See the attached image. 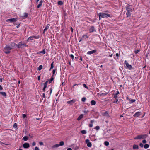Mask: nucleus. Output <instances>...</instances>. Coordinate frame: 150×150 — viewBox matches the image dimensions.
Masks as SVG:
<instances>
[{"label": "nucleus", "instance_id": "nucleus-37", "mask_svg": "<svg viewBox=\"0 0 150 150\" xmlns=\"http://www.w3.org/2000/svg\"><path fill=\"white\" fill-rule=\"evenodd\" d=\"M86 100V98L85 97H83L81 99V101L83 102H84Z\"/></svg>", "mask_w": 150, "mask_h": 150}, {"label": "nucleus", "instance_id": "nucleus-54", "mask_svg": "<svg viewBox=\"0 0 150 150\" xmlns=\"http://www.w3.org/2000/svg\"><path fill=\"white\" fill-rule=\"evenodd\" d=\"M32 145L33 146H35L36 145V143L35 142H33L32 144Z\"/></svg>", "mask_w": 150, "mask_h": 150}, {"label": "nucleus", "instance_id": "nucleus-24", "mask_svg": "<svg viewBox=\"0 0 150 150\" xmlns=\"http://www.w3.org/2000/svg\"><path fill=\"white\" fill-rule=\"evenodd\" d=\"M91 104L92 105H94L96 104V102L94 100H92L91 101Z\"/></svg>", "mask_w": 150, "mask_h": 150}, {"label": "nucleus", "instance_id": "nucleus-9", "mask_svg": "<svg viewBox=\"0 0 150 150\" xmlns=\"http://www.w3.org/2000/svg\"><path fill=\"white\" fill-rule=\"evenodd\" d=\"M127 11L131 12L132 11V9L130 6H127L126 7Z\"/></svg>", "mask_w": 150, "mask_h": 150}, {"label": "nucleus", "instance_id": "nucleus-6", "mask_svg": "<svg viewBox=\"0 0 150 150\" xmlns=\"http://www.w3.org/2000/svg\"><path fill=\"white\" fill-rule=\"evenodd\" d=\"M17 21V19L16 18H12L6 20V22H14Z\"/></svg>", "mask_w": 150, "mask_h": 150}, {"label": "nucleus", "instance_id": "nucleus-46", "mask_svg": "<svg viewBox=\"0 0 150 150\" xmlns=\"http://www.w3.org/2000/svg\"><path fill=\"white\" fill-rule=\"evenodd\" d=\"M142 142L144 144H145L146 142V141L145 139H144L142 141Z\"/></svg>", "mask_w": 150, "mask_h": 150}, {"label": "nucleus", "instance_id": "nucleus-45", "mask_svg": "<svg viewBox=\"0 0 150 150\" xmlns=\"http://www.w3.org/2000/svg\"><path fill=\"white\" fill-rule=\"evenodd\" d=\"M139 145L141 147H143L144 146V145L142 143H140Z\"/></svg>", "mask_w": 150, "mask_h": 150}, {"label": "nucleus", "instance_id": "nucleus-25", "mask_svg": "<svg viewBox=\"0 0 150 150\" xmlns=\"http://www.w3.org/2000/svg\"><path fill=\"white\" fill-rule=\"evenodd\" d=\"M64 144V143L63 141H61L60 142V144H59L60 146H62Z\"/></svg>", "mask_w": 150, "mask_h": 150}, {"label": "nucleus", "instance_id": "nucleus-60", "mask_svg": "<svg viewBox=\"0 0 150 150\" xmlns=\"http://www.w3.org/2000/svg\"><path fill=\"white\" fill-rule=\"evenodd\" d=\"M116 94L117 95H118V94H119V91H117L116 93V94Z\"/></svg>", "mask_w": 150, "mask_h": 150}, {"label": "nucleus", "instance_id": "nucleus-1", "mask_svg": "<svg viewBox=\"0 0 150 150\" xmlns=\"http://www.w3.org/2000/svg\"><path fill=\"white\" fill-rule=\"evenodd\" d=\"M16 45V44L15 43L12 42L10 45H6L4 48V52L7 54L10 53L11 50L14 48Z\"/></svg>", "mask_w": 150, "mask_h": 150}, {"label": "nucleus", "instance_id": "nucleus-19", "mask_svg": "<svg viewBox=\"0 0 150 150\" xmlns=\"http://www.w3.org/2000/svg\"><path fill=\"white\" fill-rule=\"evenodd\" d=\"M133 148L134 149H138L139 146L138 145L136 144H134L133 146Z\"/></svg>", "mask_w": 150, "mask_h": 150}, {"label": "nucleus", "instance_id": "nucleus-27", "mask_svg": "<svg viewBox=\"0 0 150 150\" xmlns=\"http://www.w3.org/2000/svg\"><path fill=\"white\" fill-rule=\"evenodd\" d=\"M43 66L42 65H40L39 66L38 68V70H40L41 69H42V68Z\"/></svg>", "mask_w": 150, "mask_h": 150}, {"label": "nucleus", "instance_id": "nucleus-22", "mask_svg": "<svg viewBox=\"0 0 150 150\" xmlns=\"http://www.w3.org/2000/svg\"><path fill=\"white\" fill-rule=\"evenodd\" d=\"M108 93H102L100 94V96H105L107 95Z\"/></svg>", "mask_w": 150, "mask_h": 150}, {"label": "nucleus", "instance_id": "nucleus-7", "mask_svg": "<svg viewBox=\"0 0 150 150\" xmlns=\"http://www.w3.org/2000/svg\"><path fill=\"white\" fill-rule=\"evenodd\" d=\"M141 114V112H138L134 114L133 115V116L134 117H138Z\"/></svg>", "mask_w": 150, "mask_h": 150}, {"label": "nucleus", "instance_id": "nucleus-38", "mask_svg": "<svg viewBox=\"0 0 150 150\" xmlns=\"http://www.w3.org/2000/svg\"><path fill=\"white\" fill-rule=\"evenodd\" d=\"M104 115H105L106 116H108V112H105L104 113Z\"/></svg>", "mask_w": 150, "mask_h": 150}, {"label": "nucleus", "instance_id": "nucleus-41", "mask_svg": "<svg viewBox=\"0 0 150 150\" xmlns=\"http://www.w3.org/2000/svg\"><path fill=\"white\" fill-rule=\"evenodd\" d=\"M135 99H132L130 100V103H132L135 102Z\"/></svg>", "mask_w": 150, "mask_h": 150}, {"label": "nucleus", "instance_id": "nucleus-52", "mask_svg": "<svg viewBox=\"0 0 150 150\" xmlns=\"http://www.w3.org/2000/svg\"><path fill=\"white\" fill-rule=\"evenodd\" d=\"M26 117V115L25 114H23V118H25Z\"/></svg>", "mask_w": 150, "mask_h": 150}, {"label": "nucleus", "instance_id": "nucleus-57", "mask_svg": "<svg viewBox=\"0 0 150 150\" xmlns=\"http://www.w3.org/2000/svg\"><path fill=\"white\" fill-rule=\"evenodd\" d=\"M42 97L43 98H45V93H43V95H42Z\"/></svg>", "mask_w": 150, "mask_h": 150}, {"label": "nucleus", "instance_id": "nucleus-18", "mask_svg": "<svg viewBox=\"0 0 150 150\" xmlns=\"http://www.w3.org/2000/svg\"><path fill=\"white\" fill-rule=\"evenodd\" d=\"M83 114H81L80 116L77 118V120H80L83 117Z\"/></svg>", "mask_w": 150, "mask_h": 150}, {"label": "nucleus", "instance_id": "nucleus-33", "mask_svg": "<svg viewBox=\"0 0 150 150\" xmlns=\"http://www.w3.org/2000/svg\"><path fill=\"white\" fill-rule=\"evenodd\" d=\"M81 132L83 134H86V132L85 130H81Z\"/></svg>", "mask_w": 150, "mask_h": 150}, {"label": "nucleus", "instance_id": "nucleus-16", "mask_svg": "<svg viewBox=\"0 0 150 150\" xmlns=\"http://www.w3.org/2000/svg\"><path fill=\"white\" fill-rule=\"evenodd\" d=\"M54 79V76L53 75L52 76L51 78L48 81L49 83H51L52 81H53Z\"/></svg>", "mask_w": 150, "mask_h": 150}, {"label": "nucleus", "instance_id": "nucleus-61", "mask_svg": "<svg viewBox=\"0 0 150 150\" xmlns=\"http://www.w3.org/2000/svg\"><path fill=\"white\" fill-rule=\"evenodd\" d=\"M40 76H38V80H40Z\"/></svg>", "mask_w": 150, "mask_h": 150}, {"label": "nucleus", "instance_id": "nucleus-10", "mask_svg": "<svg viewBox=\"0 0 150 150\" xmlns=\"http://www.w3.org/2000/svg\"><path fill=\"white\" fill-rule=\"evenodd\" d=\"M96 50H93L92 51H88L87 52V54L88 55H91V54H92L95 53L96 52Z\"/></svg>", "mask_w": 150, "mask_h": 150}, {"label": "nucleus", "instance_id": "nucleus-17", "mask_svg": "<svg viewBox=\"0 0 150 150\" xmlns=\"http://www.w3.org/2000/svg\"><path fill=\"white\" fill-rule=\"evenodd\" d=\"M135 139H142L141 135H138L134 138Z\"/></svg>", "mask_w": 150, "mask_h": 150}, {"label": "nucleus", "instance_id": "nucleus-30", "mask_svg": "<svg viewBox=\"0 0 150 150\" xmlns=\"http://www.w3.org/2000/svg\"><path fill=\"white\" fill-rule=\"evenodd\" d=\"M82 38L84 39H86L87 38H88V36L87 35H85L83 36Z\"/></svg>", "mask_w": 150, "mask_h": 150}, {"label": "nucleus", "instance_id": "nucleus-56", "mask_svg": "<svg viewBox=\"0 0 150 150\" xmlns=\"http://www.w3.org/2000/svg\"><path fill=\"white\" fill-rule=\"evenodd\" d=\"M86 142L87 144L88 142H89V140L88 139H87L86 140Z\"/></svg>", "mask_w": 150, "mask_h": 150}, {"label": "nucleus", "instance_id": "nucleus-15", "mask_svg": "<svg viewBox=\"0 0 150 150\" xmlns=\"http://www.w3.org/2000/svg\"><path fill=\"white\" fill-rule=\"evenodd\" d=\"M75 102V100H72L70 101H69L67 102V103L69 104L72 105L73 103H74Z\"/></svg>", "mask_w": 150, "mask_h": 150}, {"label": "nucleus", "instance_id": "nucleus-40", "mask_svg": "<svg viewBox=\"0 0 150 150\" xmlns=\"http://www.w3.org/2000/svg\"><path fill=\"white\" fill-rule=\"evenodd\" d=\"M83 86L84 87L86 88H87V89H88V87H87V86H86V85L85 84H83Z\"/></svg>", "mask_w": 150, "mask_h": 150}, {"label": "nucleus", "instance_id": "nucleus-58", "mask_svg": "<svg viewBox=\"0 0 150 150\" xmlns=\"http://www.w3.org/2000/svg\"><path fill=\"white\" fill-rule=\"evenodd\" d=\"M83 112L85 113H87L88 112V111H86V110H84L83 111Z\"/></svg>", "mask_w": 150, "mask_h": 150}, {"label": "nucleus", "instance_id": "nucleus-28", "mask_svg": "<svg viewBox=\"0 0 150 150\" xmlns=\"http://www.w3.org/2000/svg\"><path fill=\"white\" fill-rule=\"evenodd\" d=\"M87 146L88 147H91L92 146L91 143L90 142L88 143L87 144Z\"/></svg>", "mask_w": 150, "mask_h": 150}, {"label": "nucleus", "instance_id": "nucleus-12", "mask_svg": "<svg viewBox=\"0 0 150 150\" xmlns=\"http://www.w3.org/2000/svg\"><path fill=\"white\" fill-rule=\"evenodd\" d=\"M43 2V1L42 0H41L39 2V4L37 6V7L38 8H39L41 6Z\"/></svg>", "mask_w": 150, "mask_h": 150}, {"label": "nucleus", "instance_id": "nucleus-36", "mask_svg": "<svg viewBox=\"0 0 150 150\" xmlns=\"http://www.w3.org/2000/svg\"><path fill=\"white\" fill-rule=\"evenodd\" d=\"M58 4L59 5H61L63 4V2L62 1H59L58 2Z\"/></svg>", "mask_w": 150, "mask_h": 150}, {"label": "nucleus", "instance_id": "nucleus-14", "mask_svg": "<svg viewBox=\"0 0 150 150\" xmlns=\"http://www.w3.org/2000/svg\"><path fill=\"white\" fill-rule=\"evenodd\" d=\"M50 25L49 24H47L45 27V28L43 30V33L45 32L49 28Z\"/></svg>", "mask_w": 150, "mask_h": 150}, {"label": "nucleus", "instance_id": "nucleus-59", "mask_svg": "<svg viewBox=\"0 0 150 150\" xmlns=\"http://www.w3.org/2000/svg\"><path fill=\"white\" fill-rule=\"evenodd\" d=\"M71 31L72 32H73V29L71 27Z\"/></svg>", "mask_w": 150, "mask_h": 150}, {"label": "nucleus", "instance_id": "nucleus-42", "mask_svg": "<svg viewBox=\"0 0 150 150\" xmlns=\"http://www.w3.org/2000/svg\"><path fill=\"white\" fill-rule=\"evenodd\" d=\"M98 16H99V20H100L101 19V18H101V16L99 13H98Z\"/></svg>", "mask_w": 150, "mask_h": 150}, {"label": "nucleus", "instance_id": "nucleus-62", "mask_svg": "<svg viewBox=\"0 0 150 150\" xmlns=\"http://www.w3.org/2000/svg\"><path fill=\"white\" fill-rule=\"evenodd\" d=\"M3 89V88L0 85V90H2Z\"/></svg>", "mask_w": 150, "mask_h": 150}, {"label": "nucleus", "instance_id": "nucleus-39", "mask_svg": "<svg viewBox=\"0 0 150 150\" xmlns=\"http://www.w3.org/2000/svg\"><path fill=\"white\" fill-rule=\"evenodd\" d=\"M54 68L53 62L51 63V69H53Z\"/></svg>", "mask_w": 150, "mask_h": 150}, {"label": "nucleus", "instance_id": "nucleus-34", "mask_svg": "<svg viewBox=\"0 0 150 150\" xmlns=\"http://www.w3.org/2000/svg\"><path fill=\"white\" fill-rule=\"evenodd\" d=\"M95 129L96 130H98L99 129H100V127L99 126H96L95 127Z\"/></svg>", "mask_w": 150, "mask_h": 150}, {"label": "nucleus", "instance_id": "nucleus-29", "mask_svg": "<svg viewBox=\"0 0 150 150\" xmlns=\"http://www.w3.org/2000/svg\"><path fill=\"white\" fill-rule=\"evenodd\" d=\"M28 139V137L27 136H25L23 138V140L25 141L27 140Z\"/></svg>", "mask_w": 150, "mask_h": 150}, {"label": "nucleus", "instance_id": "nucleus-35", "mask_svg": "<svg viewBox=\"0 0 150 150\" xmlns=\"http://www.w3.org/2000/svg\"><path fill=\"white\" fill-rule=\"evenodd\" d=\"M104 144L106 146H108L109 145V143L107 141H105L104 142Z\"/></svg>", "mask_w": 150, "mask_h": 150}, {"label": "nucleus", "instance_id": "nucleus-53", "mask_svg": "<svg viewBox=\"0 0 150 150\" xmlns=\"http://www.w3.org/2000/svg\"><path fill=\"white\" fill-rule=\"evenodd\" d=\"M89 126L90 127H92L93 126L92 124H90L89 125Z\"/></svg>", "mask_w": 150, "mask_h": 150}, {"label": "nucleus", "instance_id": "nucleus-11", "mask_svg": "<svg viewBox=\"0 0 150 150\" xmlns=\"http://www.w3.org/2000/svg\"><path fill=\"white\" fill-rule=\"evenodd\" d=\"M48 82V81H46L44 83V87L43 88V91L44 92H45V89L47 87V84Z\"/></svg>", "mask_w": 150, "mask_h": 150}, {"label": "nucleus", "instance_id": "nucleus-47", "mask_svg": "<svg viewBox=\"0 0 150 150\" xmlns=\"http://www.w3.org/2000/svg\"><path fill=\"white\" fill-rule=\"evenodd\" d=\"M17 127V125L16 123H15L13 125V127L14 128H16Z\"/></svg>", "mask_w": 150, "mask_h": 150}, {"label": "nucleus", "instance_id": "nucleus-32", "mask_svg": "<svg viewBox=\"0 0 150 150\" xmlns=\"http://www.w3.org/2000/svg\"><path fill=\"white\" fill-rule=\"evenodd\" d=\"M59 146V144H56L53 145L52 146L53 148L58 147Z\"/></svg>", "mask_w": 150, "mask_h": 150}, {"label": "nucleus", "instance_id": "nucleus-44", "mask_svg": "<svg viewBox=\"0 0 150 150\" xmlns=\"http://www.w3.org/2000/svg\"><path fill=\"white\" fill-rule=\"evenodd\" d=\"M56 70L54 69L52 71V73H53V75L54 76V74L55 73Z\"/></svg>", "mask_w": 150, "mask_h": 150}, {"label": "nucleus", "instance_id": "nucleus-8", "mask_svg": "<svg viewBox=\"0 0 150 150\" xmlns=\"http://www.w3.org/2000/svg\"><path fill=\"white\" fill-rule=\"evenodd\" d=\"M23 146L25 148H28L30 146V145L28 143H25L23 144Z\"/></svg>", "mask_w": 150, "mask_h": 150}, {"label": "nucleus", "instance_id": "nucleus-21", "mask_svg": "<svg viewBox=\"0 0 150 150\" xmlns=\"http://www.w3.org/2000/svg\"><path fill=\"white\" fill-rule=\"evenodd\" d=\"M0 94L4 96H6V93L4 92H0Z\"/></svg>", "mask_w": 150, "mask_h": 150}, {"label": "nucleus", "instance_id": "nucleus-4", "mask_svg": "<svg viewBox=\"0 0 150 150\" xmlns=\"http://www.w3.org/2000/svg\"><path fill=\"white\" fill-rule=\"evenodd\" d=\"M39 36H32L29 37L27 40V41L28 40H33L34 39H38L39 38Z\"/></svg>", "mask_w": 150, "mask_h": 150}, {"label": "nucleus", "instance_id": "nucleus-2", "mask_svg": "<svg viewBox=\"0 0 150 150\" xmlns=\"http://www.w3.org/2000/svg\"><path fill=\"white\" fill-rule=\"evenodd\" d=\"M26 44L24 42H19L18 44H16L15 47H17L18 48H22L25 47L26 46Z\"/></svg>", "mask_w": 150, "mask_h": 150}, {"label": "nucleus", "instance_id": "nucleus-3", "mask_svg": "<svg viewBox=\"0 0 150 150\" xmlns=\"http://www.w3.org/2000/svg\"><path fill=\"white\" fill-rule=\"evenodd\" d=\"M99 13L101 15L102 18H105L108 17H111L110 15L108 14L104 13Z\"/></svg>", "mask_w": 150, "mask_h": 150}, {"label": "nucleus", "instance_id": "nucleus-5", "mask_svg": "<svg viewBox=\"0 0 150 150\" xmlns=\"http://www.w3.org/2000/svg\"><path fill=\"white\" fill-rule=\"evenodd\" d=\"M124 63H125L126 67L128 69L130 70L132 69V66L131 65H129L126 60L125 61Z\"/></svg>", "mask_w": 150, "mask_h": 150}, {"label": "nucleus", "instance_id": "nucleus-63", "mask_svg": "<svg viewBox=\"0 0 150 150\" xmlns=\"http://www.w3.org/2000/svg\"><path fill=\"white\" fill-rule=\"evenodd\" d=\"M94 122V121L93 120H91V124H92V123H93Z\"/></svg>", "mask_w": 150, "mask_h": 150}, {"label": "nucleus", "instance_id": "nucleus-43", "mask_svg": "<svg viewBox=\"0 0 150 150\" xmlns=\"http://www.w3.org/2000/svg\"><path fill=\"white\" fill-rule=\"evenodd\" d=\"M34 149L35 150H40L39 148L37 147H35Z\"/></svg>", "mask_w": 150, "mask_h": 150}, {"label": "nucleus", "instance_id": "nucleus-50", "mask_svg": "<svg viewBox=\"0 0 150 150\" xmlns=\"http://www.w3.org/2000/svg\"><path fill=\"white\" fill-rule=\"evenodd\" d=\"M70 57L72 58V59H74V56L73 55L71 54L70 55Z\"/></svg>", "mask_w": 150, "mask_h": 150}, {"label": "nucleus", "instance_id": "nucleus-64", "mask_svg": "<svg viewBox=\"0 0 150 150\" xmlns=\"http://www.w3.org/2000/svg\"><path fill=\"white\" fill-rule=\"evenodd\" d=\"M67 150H72V149L71 148H68L67 149Z\"/></svg>", "mask_w": 150, "mask_h": 150}, {"label": "nucleus", "instance_id": "nucleus-23", "mask_svg": "<svg viewBox=\"0 0 150 150\" xmlns=\"http://www.w3.org/2000/svg\"><path fill=\"white\" fill-rule=\"evenodd\" d=\"M131 13L130 12L127 11L126 15L127 17H129L131 16Z\"/></svg>", "mask_w": 150, "mask_h": 150}, {"label": "nucleus", "instance_id": "nucleus-20", "mask_svg": "<svg viewBox=\"0 0 150 150\" xmlns=\"http://www.w3.org/2000/svg\"><path fill=\"white\" fill-rule=\"evenodd\" d=\"M141 136L142 137V139H145L148 137V135L146 134H144L143 135H141Z\"/></svg>", "mask_w": 150, "mask_h": 150}, {"label": "nucleus", "instance_id": "nucleus-13", "mask_svg": "<svg viewBox=\"0 0 150 150\" xmlns=\"http://www.w3.org/2000/svg\"><path fill=\"white\" fill-rule=\"evenodd\" d=\"M95 31V28L93 26H91L89 29L90 33L93 32Z\"/></svg>", "mask_w": 150, "mask_h": 150}, {"label": "nucleus", "instance_id": "nucleus-31", "mask_svg": "<svg viewBox=\"0 0 150 150\" xmlns=\"http://www.w3.org/2000/svg\"><path fill=\"white\" fill-rule=\"evenodd\" d=\"M40 53H43V54H45V49L43 50L42 51H40L39 52Z\"/></svg>", "mask_w": 150, "mask_h": 150}, {"label": "nucleus", "instance_id": "nucleus-51", "mask_svg": "<svg viewBox=\"0 0 150 150\" xmlns=\"http://www.w3.org/2000/svg\"><path fill=\"white\" fill-rule=\"evenodd\" d=\"M118 101V100L117 99H116L113 102L114 103H117Z\"/></svg>", "mask_w": 150, "mask_h": 150}, {"label": "nucleus", "instance_id": "nucleus-49", "mask_svg": "<svg viewBox=\"0 0 150 150\" xmlns=\"http://www.w3.org/2000/svg\"><path fill=\"white\" fill-rule=\"evenodd\" d=\"M117 97V95L115 94L114 96V98H116Z\"/></svg>", "mask_w": 150, "mask_h": 150}, {"label": "nucleus", "instance_id": "nucleus-48", "mask_svg": "<svg viewBox=\"0 0 150 150\" xmlns=\"http://www.w3.org/2000/svg\"><path fill=\"white\" fill-rule=\"evenodd\" d=\"M40 145L41 146L43 145V143L42 142H39Z\"/></svg>", "mask_w": 150, "mask_h": 150}, {"label": "nucleus", "instance_id": "nucleus-26", "mask_svg": "<svg viewBox=\"0 0 150 150\" xmlns=\"http://www.w3.org/2000/svg\"><path fill=\"white\" fill-rule=\"evenodd\" d=\"M144 148L147 149L149 147V145L148 144H146L144 145Z\"/></svg>", "mask_w": 150, "mask_h": 150}, {"label": "nucleus", "instance_id": "nucleus-55", "mask_svg": "<svg viewBox=\"0 0 150 150\" xmlns=\"http://www.w3.org/2000/svg\"><path fill=\"white\" fill-rule=\"evenodd\" d=\"M24 16L25 17H26L28 16V14L26 13H25L24 14Z\"/></svg>", "mask_w": 150, "mask_h": 150}]
</instances>
